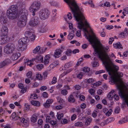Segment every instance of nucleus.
Masks as SVG:
<instances>
[{
    "label": "nucleus",
    "mask_w": 128,
    "mask_h": 128,
    "mask_svg": "<svg viewBox=\"0 0 128 128\" xmlns=\"http://www.w3.org/2000/svg\"><path fill=\"white\" fill-rule=\"evenodd\" d=\"M84 31L85 38L94 49V55L98 56L110 75L109 82L111 84H115L116 85L120 90L118 94L123 99V104H128V88L120 78L123 76V73L120 72H117L119 69L118 66L113 63L106 53L109 50V47L103 46L92 28H90L89 32L85 30Z\"/></svg>",
    "instance_id": "nucleus-1"
},
{
    "label": "nucleus",
    "mask_w": 128,
    "mask_h": 128,
    "mask_svg": "<svg viewBox=\"0 0 128 128\" xmlns=\"http://www.w3.org/2000/svg\"><path fill=\"white\" fill-rule=\"evenodd\" d=\"M69 5L71 10L73 14L74 18L78 22V27L80 29H82L85 35V30L88 32L86 28H89V30L90 28H92L89 24L85 19L82 10H80L77 5L75 0H64Z\"/></svg>",
    "instance_id": "nucleus-2"
},
{
    "label": "nucleus",
    "mask_w": 128,
    "mask_h": 128,
    "mask_svg": "<svg viewBox=\"0 0 128 128\" xmlns=\"http://www.w3.org/2000/svg\"><path fill=\"white\" fill-rule=\"evenodd\" d=\"M18 3L15 5H12L8 8L6 11V15L8 18L11 20L17 18L19 16V10L21 6H23L25 8L24 5L22 3Z\"/></svg>",
    "instance_id": "nucleus-3"
},
{
    "label": "nucleus",
    "mask_w": 128,
    "mask_h": 128,
    "mask_svg": "<svg viewBox=\"0 0 128 128\" xmlns=\"http://www.w3.org/2000/svg\"><path fill=\"white\" fill-rule=\"evenodd\" d=\"M19 13L21 15L18 22L17 26L19 28H22L26 24L27 11L24 7L23 6H21L20 9L19 10Z\"/></svg>",
    "instance_id": "nucleus-4"
},
{
    "label": "nucleus",
    "mask_w": 128,
    "mask_h": 128,
    "mask_svg": "<svg viewBox=\"0 0 128 128\" xmlns=\"http://www.w3.org/2000/svg\"><path fill=\"white\" fill-rule=\"evenodd\" d=\"M29 42V40L26 37L20 38L18 42V49H19V50L20 49L21 51L25 50L27 48L26 44Z\"/></svg>",
    "instance_id": "nucleus-5"
},
{
    "label": "nucleus",
    "mask_w": 128,
    "mask_h": 128,
    "mask_svg": "<svg viewBox=\"0 0 128 128\" xmlns=\"http://www.w3.org/2000/svg\"><path fill=\"white\" fill-rule=\"evenodd\" d=\"M106 98L110 101L114 99V100L117 101L119 100V98L116 90H112L108 93L106 96Z\"/></svg>",
    "instance_id": "nucleus-6"
},
{
    "label": "nucleus",
    "mask_w": 128,
    "mask_h": 128,
    "mask_svg": "<svg viewBox=\"0 0 128 128\" xmlns=\"http://www.w3.org/2000/svg\"><path fill=\"white\" fill-rule=\"evenodd\" d=\"M15 48V45L14 44L10 43L8 44L4 47V52L7 54H10L13 52Z\"/></svg>",
    "instance_id": "nucleus-7"
},
{
    "label": "nucleus",
    "mask_w": 128,
    "mask_h": 128,
    "mask_svg": "<svg viewBox=\"0 0 128 128\" xmlns=\"http://www.w3.org/2000/svg\"><path fill=\"white\" fill-rule=\"evenodd\" d=\"M37 59L40 60L41 62L44 63V65H46L49 63L50 59V56L49 54L46 55L44 57V60H43V57L41 56H40L38 57Z\"/></svg>",
    "instance_id": "nucleus-8"
},
{
    "label": "nucleus",
    "mask_w": 128,
    "mask_h": 128,
    "mask_svg": "<svg viewBox=\"0 0 128 128\" xmlns=\"http://www.w3.org/2000/svg\"><path fill=\"white\" fill-rule=\"evenodd\" d=\"M40 6V2L35 1L32 4V15H35V12L38 11Z\"/></svg>",
    "instance_id": "nucleus-9"
},
{
    "label": "nucleus",
    "mask_w": 128,
    "mask_h": 128,
    "mask_svg": "<svg viewBox=\"0 0 128 128\" xmlns=\"http://www.w3.org/2000/svg\"><path fill=\"white\" fill-rule=\"evenodd\" d=\"M19 119L17 122L18 124L25 127L27 126H28V123L25 119L20 117Z\"/></svg>",
    "instance_id": "nucleus-10"
},
{
    "label": "nucleus",
    "mask_w": 128,
    "mask_h": 128,
    "mask_svg": "<svg viewBox=\"0 0 128 128\" xmlns=\"http://www.w3.org/2000/svg\"><path fill=\"white\" fill-rule=\"evenodd\" d=\"M7 18L6 16L5 12H1L0 13V22L2 24L6 23L7 22Z\"/></svg>",
    "instance_id": "nucleus-11"
},
{
    "label": "nucleus",
    "mask_w": 128,
    "mask_h": 128,
    "mask_svg": "<svg viewBox=\"0 0 128 128\" xmlns=\"http://www.w3.org/2000/svg\"><path fill=\"white\" fill-rule=\"evenodd\" d=\"M48 11L46 9L42 10L40 12L39 16L42 19H45L47 18L48 15Z\"/></svg>",
    "instance_id": "nucleus-12"
},
{
    "label": "nucleus",
    "mask_w": 128,
    "mask_h": 128,
    "mask_svg": "<svg viewBox=\"0 0 128 128\" xmlns=\"http://www.w3.org/2000/svg\"><path fill=\"white\" fill-rule=\"evenodd\" d=\"M94 82V80L92 78L86 79L84 80L82 82V85L84 88H86L88 84H92Z\"/></svg>",
    "instance_id": "nucleus-13"
},
{
    "label": "nucleus",
    "mask_w": 128,
    "mask_h": 128,
    "mask_svg": "<svg viewBox=\"0 0 128 128\" xmlns=\"http://www.w3.org/2000/svg\"><path fill=\"white\" fill-rule=\"evenodd\" d=\"M25 36L26 38H27V39L29 40L30 42L32 41V29L31 30H28L25 32Z\"/></svg>",
    "instance_id": "nucleus-14"
},
{
    "label": "nucleus",
    "mask_w": 128,
    "mask_h": 128,
    "mask_svg": "<svg viewBox=\"0 0 128 128\" xmlns=\"http://www.w3.org/2000/svg\"><path fill=\"white\" fill-rule=\"evenodd\" d=\"M40 47L38 46L34 49L33 50V52L34 54H36L38 52L40 54H42L45 52V48H40Z\"/></svg>",
    "instance_id": "nucleus-15"
},
{
    "label": "nucleus",
    "mask_w": 128,
    "mask_h": 128,
    "mask_svg": "<svg viewBox=\"0 0 128 128\" xmlns=\"http://www.w3.org/2000/svg\"><path fill=\"white\" fill-rule=\"evenodd\" d=\"M11 62V60L9 59H6L0 62V68H2L7 65Z\"/></svg>",
    "instance_id": "nucleus-16"
},
{
    "label": "nucleus",
    "mask_w": 128,
    "mask_h": 128,
    "mask_svg": "<svg viewBox=\"0 0 128 128\" xmlns=\"http://www.w3.org/2000/svg\"><path fill=\"white\" fill-rule=\"evenodd\" d=\"M10 40L9 38L7 35H2L1 36V44H3L7 42Z\"/></svg>",
    "instance_id": "nucleus-17"
},
{
    "label": "nucleus",
    "mask_w": 128,
    "mask_h": 128,
    "mask_svg": "<svg viewBox=\"0 0 128 128\" xmlns=\"http://www.w3.org/2000/svg\"><path fill=\"white\" fill-rule=\"evenodd\" d=\"M62 51L60 48L57 49L55 51L54 56L55 58H59L61 56Z\"/></svg>",
    "instance_id": "nucleus-18"
},
{
    "label": "nucleus",
    "mask_w": 128,
    "mask_h": 128,
    "mask_svg": "<svg viewBox=\"0 0 128 128\" xmlns=\"http://www.w3.org/2000/svg\"><path fill=\"white\" fill-rule=\"evenodd\" d=\"M20 54L18 52L14 53L11 56L10 58L13 60H17L20 56Z\"/></svg>",
    "instance_id": "nucleus-19"
},
{
    "label": "nucleus",
    "mask_w": 128,
    "mask_h": 128,
    "mask_svg": "<svg viewBox=\"0 0 128 128\" xmlns=\"http://www.w3.org/2000/svg\"><path fill=\"white\" fill-rule=\"evenodd\" d=\"M54 100L52 99H47L46 102L44 103L43 105L45 107L48 108L50 106V104L53 102Z\"/></svg>",
    "instance_id": "nucleus-20"
},
{
    "label": "nucleus",
    "mask_w": 128,
    "mask_h": 128,
    "mask_svg": "<svg viewBox=\"0 0 128 128\" xmlns=\"http://www.w3.org/2000/svg\"><path fill=\"white\" fill-rule=\"evenodd\" d=\"M39 24V18L36 16L33 18L32 20V26H35L38 25Z\"/></svg>",
    "instance_id": "nucleus-21"
},
{
    "label": "nucleus",
    "mask_w": 128,
    "mask_h": 128,
    "mask_svg": "<svg viewBox=\"0 0 128 128\" xmlns=\"http://www.w3.org/2000/svg\"><path fill=\"white\" fill-rule=\"evenodd\" d=\"M20 117L15 112H13L10 118L13 121H16L18 120Z\"/></svg>",
    "instance_id": "nucleus-22"
},
{
    "label": "nucleus",
    "mask_w": 128,
    "mask_h": 128,
    "mask_svg": "<svg viewBox=\"0 0 128 128\" xmlns=\"http://www.w3.org/2000/svg\"><path fill=\"white\" fill-rule=\"evenodd\" d=\"M1 32L2 35H7L8 32V30L7 27L5 26H3L1 28Z\"/></svg>",
    "instance_id": "nucleus-23"
},
{
    "label": "nucleus",
    "mask_w": 128,
    "mask_h": 128,
    "mask_svg": "<svg viewBox=\"0 0 128 128\" xmlns=\"http://www.w3.org/2000/svg\"><path fill=\"white\" fill-rule=\"evenodd\" d=\"M59 63L58 61H55L52 63L49 66V67L51 70L53 69L54 68L58 66Z\"/></svg>",
    "instance_id": "nucleus-24"
},
{
    "label": "nucleus",
    "mask_w": 128,
    "mask_h": 128,
    "mask_svg": "<svg viewBox=\"0 0 128 128\" xmlns=\"http://www.w3.org/2000/svg\"><path fill=\"white\" fill-rule=\"evenodd\" d=\"M64 20L66 21H68V19L71 20L72 18V16L70 12H68L64 16Z\"/></svg>",
    "instance_id": "nucleus-25"
},
{
    "label": "nucleus",
    "mask_w": 128,
    "mask_h": 128,
    "mask_svg": "<svg viewBox=\"0 0 128 128\" xmlns=\"http://www.w3.org/2000/svg\"><path fill=\"white\" fill-rule=\"evenodd\" d=\"M74 36V35L72 32H69L67 36V39L69 40L73 39Z\"/></svg>",
    "instance_id": "nucleus-26"
},
{
    "label": "nucleus",
    "mask_w": 128,
    "mask_h": 128,
    "mask_svg": "<svg viewBox=\"0 0 128 128\" xmlns=\"http://www.w3.org/2000/svg\"><path fill=\"white\" fill-rule=\"evenodd\" d=\"M30 106L29 104L27 103H25L23 108L24 111L25 112H28L30 110Z\"/></svg>",
    "instance_id": "nucleus-27"
},
{
    "label": "nucleus",
    "mask_w": 128,
    "mask_h": 128,
    "mask_svg": "<svg viewBox=\"0 0 128 128\" xmlns=\"http://www.w3.org/2000/svg\"><path fill=\"white\" fill-rule=\"evenodd\" d=\"M113 46L114 48L118 49H122V47L119 42H118L113 44Z\"/></svg>",
    "instance_id": "nucleus-28"
},
{
    "label": "nucleus",
    "mask_w": 128,
    "mask_h": 128,
    "mask_svg": "<svg viewBox=\"0 0 128 128\" xmlns=\"http://www.w3.org/2000/svg\"><path fill=\"white\" fill-rule=\"evenodd\" d=\"M72 70V69H71L65 70L63 73H62L60 75V78L64 76L70 72Z\"/></svg>",
    "instance_id": "nucleus-29"
},
{
    "label": "nucleus",
    "mask_w": 128,
    "mask_h": 128,
    "mask_svg": "<svg viewBox=\"0 0 128 128\" xmlns=\"http://www.w3.org/2000/svg\"><path fill=\"white\" fill-rule=\"evenodd\" d=\"M68 26L70 29L72 30L73 32H74L76 30V29L73 27V24L71 22L68 23Z\"/></svg>",
    "instance_id": "nucleus-30"
},
{
    "label": "nucleus",
    "mask_w": 128,
    "mask_h": 128,
    "mask_svg": "<svg viewBox=\"0 0 128 128\" xmlns=\"http://www.w3.org/2000/svg\"><path fill=\"white\" fill-rule=\"evenodd\" d=\"M36 77L38 80H42L43 78L42 76L39 73H37L36 75Z\"/></svg>",
    "instance_id": "nucleus-31"
},
{
    "label": "nucleus",
    "mask_w": 128,
    "mask_h": 128,
    "mask_svg": "<svg viewBox=\"0 0 128 128\" xmlns=\"http://www.w3.org/2000/svg\"><path fill=\"white\" fill-rule=\"evenodd\" d=\"M25 64L27 65V66H31L32 65V62L31 60H29L26 59L24 62Z\"/></svg>",
    "instance_id": "nucleus-32"
},
{
    "label": "nucleus",
    "mask_w": 128,
    "mask_h": 128,
    "mask_svg": "<svg viewBox=\"0 0 128 128\" xmlns=\"http://www.w3.org/2000/svg\"><path fill=\"white\" fill-rule=\"evenodd\" d=\"M64 114L62 113H57L56 116L58 120H60L64 117Z\"/></svg>",
    "instance_id": "nucleus-33"
},
{
    "label": "nucleus",
    "mask_w": 128,
    "mask_h": 128,
    "mask_svg": "<svg viewBox=\"0 0 128 128\" xmlns=\"http://www.w3.org/2000/svg\"><path fill=\"white\" fill-rule=\"evenodd\" d=\"M128 36V32H122L119 35V36L122 38H124Z\"/></svg>",
    "instance_id": "nucleus-34"
},
{
    "label": "nucleus",
    "mask_w": 128,
    "mask_h": 128,
    "mask_svg": "<svg viewBox=\"0 0 128 128\" xmlns=\"http://www.w3.org/2000/svg\"><path fill=\"white\" fill-rule=\"evenodd\" d=\"M92 119L91 118H88L86 119L85 124L87 126L89 125L92 122Z\"/></svg>",
    "instance_id": "nucleus-35"
},
{
    "label": "nucleus",
    "mask_w": 128,
    "mask_h": 128,
    "mask_svg": "<svg viewBox=\"0 0 128 128\" xmlns=\"http://www.w3.org/2000/svg\"><path fill=\"white\" fill-rule=\"evenodd\" d=\"M91 65L93 68H96L99 66V64L96 61H94L91 63Z\"/></svg>",
    "instance_id": "nucleus-36"
},
{
    "label": "nucleus",
    "mask_w": 128,
    "mask_h": 128,
    "mask_svg": "<svg viewBox=\"0 0 128 128\" xmlns=\"http://www.w3.org/2000/svg\"><path fill=\"white\" fill-rule=\"evenodd\" d=\"M68 101L69 102H73L74 101V99L72 95H70L68 98Z\"/></svg>",
    "instance_id": "nucleus-37"
},
{
    "label": "nucleus",
    "mask_w": 128,
    "mask_h": 128,
    "mask_svg": "<svg viewBox=\"0 0 128 128\" xmlns=\"http://www.w3.org/2000/svg\"><path fill=\"white\" fill-rule=\"evenodd\" d=\"M38 116V114H36L32 115V122H34L37 121Z\"/></svg>",
    "instance_id": "nucleus-38"
},
{
    "label": "nucleus",
    "mask_w": 128,
    "mask_h": 128,
    "mask_svg": "<svg viewBox=\"0 0 128 128\" xmlns=\"http://www.w3.org/2000/svg\"><path fill=\"white\" fill-rule=\"evenodd\" d=\"M56 99L58 102L60 104H62L64 102V100L59 97H57Z\"/></svg>",
    "instance_id": "nucleus-39"
},
{
    "label": "nucleus",
    "mask_w": 128,
    "mask_h": 128,
    "mask_svg": "<svg viewBox=\"0 0 128 128\" xmlns=\"http://www.w3.org/2000/svg\"><path fill=\"white\" fill-rule=\"evenodd\" d=\"M82 70L84 72H88L90 71V68L87 66H85L83 68Z\"/></svg>",
    "instance_id": "nucleus-40"
},
{
    "label": "nucleus",
    "mask_w": 128,
    "mask_h": 128,
    "mask_svg": "<svg viewBox=\"0 0 128 128\" xmlns=\"http://www.w3.org/2000/svg\"><path fill=\"white\" fill-rule=\"evenodd\" d=\"M74 125L76 126L81 127L83 126V123L80 122H77L74 124Z\"/></svg>",
    "instance_id": "nucleus-41"
},
{
    "label": "nucleus",
    "mask_w": 128,
    "mask_h": 128,
    "mask_svg": "<svg viewBox=\"0 0 128 128\" xmlns=\"http://www.w3.org/2000/svg\"><path fill=\"white\" fill-rule=\"evenodd\" d=\"M88 92L91 95H94L95 94V91L94 89L90 88L88 90Z\"/></svg>",
    "instance_id": "nucleus-42"
},
{
    "label": "nucleus",
    "mask_w": 128,
    "mask_h": 128,
    "mask_svg": "<svg viewBox=\"0 0 128 128\" xmlns=\"http://www.w3.org/2000/svg\"><path fill=\"white\" fill-rule=\"evenodd\" d=\"M68 121L66 118H64L61 122V123L62 124H67Z\"/></svg>",
    "instance_id": "nucleus-43"
},
{
    "label": "nucleus",
    "mask_w": 128,
    "mask_h": 128,
    "mask_svg": "<svg viewBox=\"0 0 128 128\" xmlns=\"http://www.w3.org/2000/svg\"><path fill=\"white\" fill-rule=\"evenodd\" d=\"M44 65L42 64H40L37 65L36 66L37 68L39 70H41L43 68Z\"/></svg>",
    "instance_id": "nucleus-44"
},
{
    "label": "nucleus",
    "mask_w": 128,
    "mask_h": 128,
    "mask_svg": "<svg viewBox=\"0 0 128 128\" xmlns=\"http://www.w3.org/2000/svg\"><path fill=\"white\" fill-rule=\"evenodd\" d=\"M32 72L31 71H29L26 74V76L27 78H30L32 79Z\"/></svg>",
    "instance_id": "nucleus-45"
},
{
    "label": "nucleus",
    "mask_w": 128,
    "mask_h": 128,
    "mask_svg": "<svg viewBox=\"0 0 128 128\" xmlns=\"http://www.w3.org/2000/svg\"><path fill=\"white\" fill-rule=\"evenodd\" d=\"M128 120L127 118L126 117H125L123 118H122L120 121H119V122L120 123L122 124L126 122Z\"/></svg>",
    "instance_id": "nucleus-46"
},
{
    "label": "nucleus",
    "mask_w": 128,
    "mask_h": 128,
    "mask_svg": "<svg viewBox=\"0 0 128 128\" xmlns=\"http://www.w3.org/2000/svg\"><path fill=\"white\" fill-rule=\"evenodd\" d=\"M51 120V118L50 116H47L46 117V122L49 123Z\"/></svg>",
    "instance_id": "nucleus-47"
},
{
    "label": "nucleus",
    "mask_w": 128,
    "mask_h": 128,
    "mask_svg": "<svg viewBox=\"0 0 128 128\" xmlns=\"http://www.w3.org/2000/svg\"><path fill=\"white\" fill-rule=\"evenodd\" d=\"M86 3L89 4L90 6L92 7H94V5L92 0H90L88 1H87Z\"/></svg>",
    "instance_id": "nucleus-48"
},
{
    "label": "nucleus",
    "mask_w": 128,
    "mask_h": 128,
    "mask_svg": "<svg viewBox=\"0 0 128 128\" xmlns=\"http://www.w3.org/2000/svg\"><path fill=\"white\" fill-rule=\"evenodd\" d=\"M72 51L70 50H68L65 52V54L68 56H69L72 54Z\"/></svg>",
    "instance_id": "nucleus-49"
},
{
    "label": "nucleus",
    "mask_w": 128,
    "mask_h": 128,
    "mask_svg": "<svg viewBox=\"0 0 128 128\" xmlns=\"http://www.w3.org/2000/svg\"><path fill=\"white\" fill-rule=\"evenodd\" d=\"M42 96L43 98H48V93L46 92H44L42 93Z\"/></svg>",
    "instance_id": "nucleus-50"
},
{
    "label": "nucleus",
    "mask_w": 128,
    "mask_h": 128,
    "mask_svg": "<svg viewBox=\"0 0 128 128\" xmlns=\"http://www.w3.org/2000/svg\"><path fill=\"white\" fill-rule=\"evenodd\" d=\"M101 82L100 81H98L93 84V85L94 86L98 87L101 84Z\"/></svg>",
    "instance_id": "nucleus-51"
},
{
    "label": "nucleus",
    "mask_w": 128,
    "mask_h": 128,
    "mask_svg": "<svg viewBox=\"0 0 128 128\" xmlns=\"http://www.w3.org/2000/svg\"><path fill=\"white\" fill-rule=\"evenodd\" d=\"M40 103L38 101H34L32 102V105L36 106H38L40 105Z\"/></svg>",
    "instance_id": "nucleus-52"
},
{
    "label": "nucleus",
    "mask_w": 128,
    "mask_h": 128,
    "mask_svg": "<svg viewBox=\"0 0 128 128\" xmlns=\"http://www.w3.org/2000/svg\"><path fill=\"white\" fill-rule=\"evenodd\" d=\"M114 119L113 118H110L106 120V122L108 123V124L109 122H111L114 121Z\"/></svg>",
    "instance_id": "nucleus-53"
},
{
    "label": "nucleus",
    "mask_w": 128,
    "mask_h": 128,
    "mask_svg": "<svg viewBox=\"0 0 128 128\" xmlns=\"http://www.w3.org/2000/svg\"><path fill=\"white\" fill-rule=\"evenodd\" d=\"M61 93L63 95L65 96L67 94L68 92L66 90L63 89L61 90Z\"/></svg>",
    "instance_id": "nucleus-54"
},
{
    "label": "nucleus",
    "mask_w": 128,
    "mask_h": 128,
    "mask_svg": "<svg viewBox=\"0 0 128 128\" xmlns=\"http://www.w3.org/2000/svg\"><path fill=\"white\" fill-rule=\"evenodd\" d=\"M71 66V64L70 63H66L64 66V67L66 70H67Z\"/></svg>",
    "instance_id": "nucleus-55"
},
{
    "label": "nucleus",
    "mask_w": 128,
    "mask_h": 128,
    "mask_svg": "<svg viewBox=\"0 0 128 128\" xmlns=\"http://www.w3.org/2000/svg\"><path fill=\"white\" fill-rule=\"evenodd\" d=\"M112 111L111 109L109 110L106 113V116H110L112 114Z\"/></svg>",
    "instance_id": "nucleus-56"
},
{
    "label": "nucleus",
    "mask_w": 128,
    "mask_h": 128,
    "mask_svg": "<svg viewBox=\"0 0 128 128\" xmlns=\"http://www.w3.org/2000/svg\"><path fill=\"white\" fill-rule=\"evenodd\" d=\"M40 89L41 91H45L47 90V87L46 86H42L40 87Z\"/></svg>",
    "instance_id": "nucleus-57"
},
{
    "label": "nucleus",
    "mask_w": 128,
    "mask_h": 128,
    "mask_svg": "<svg viewBox=\"0 0 128 128\" xmlns=\"http://www.w3.org/2000/svg\"><path fill=\"white\" fill-rule=\"evenodd\" d=\"M98 111L97 110H94L92 114V116L94 118H95L97 116V114L98 113Z\"/></svg>",
    "instance_id": "nucleus-58"
},
{
    "label": "nucleus",
    "mask_w": 128,
    "mask_h": 128,
    "mask_svg": "<svg viewBox=\"0 0 128 128\" xmlns=\"http://www.w3.org/2000/svg\"><path fill=\"white\" fill-rule=\"evenodd\" d=\"M97 93L98 94L100 95L102 94L104 92L102 90L100 89H98L97 90Z\"/></svg>",
    "instance_id": "nucleus-59"
},
{
    "label": "nucleus",
    "mask_w": 128,
    "mask_h": 128,
    "mask_svg": "<svg viewBox=\"0 0 128 128\" xmlns=\"http://www.w3.org/2000/svg\"><path fill=\"white\" fill-rule=\"evenodd\" d=\"M86 107V105L84 103H82L80 106V108L82 109L85 108Z\"/></svg>",
    "instance_id": "nucleus-60"
},
{
    "label": "nucleus",
    "mask_w": 128,
    "mask_h": 128,
    "mask_svg": "<svg viewBox=\"0 0 128 128\" xmlns=\"http://www.w3.org/2000/svg\"><path fill=\"white\" fill-rule=\"evenodd\" d=\"M105 72V70H101L96 72H95L96 74H100L104 73Z\"/></svg>",
    "instance_id": "nucleus-61"
},
{
    "label": "nucleus",
    "mask_w": 128,
    "mask_h": 128,
    "mask_svg": "<svg viewBox=\"0 0 128 128\" xmlns=\"http://www.w3.org/2000/svg\"><path fill=\"white\" fill-rule=\"evenodd\" d=\"M57 82V79L56 77L54 76L53 77L52 83L53 84H55Z\"/></svg>",
    "instance_id": "nucleus-62"
},
{
    "label": "nucleus",
    "mask_w": 128,
    "mask_h": 128,
    "mask_svg": "<svg viewBox=\"0 0 128 128\" xmlns=\"http://www.w3.org/2000/svg\"><path fill=\"white\" fill-rule=\"evenodd\" d=\"M76 118V116L75 114L72 115L71 117V121L74 120Z\"/></svg>",
    "instance_id": "nucleus-63"
},
{
    "label": "nucleus",
    "mask_w": 128,
    "mask_h": 128,
    "mask_svg": "<svg viewBox=\"0 0 128 128\" xmlns=\"http://www.w3.org/2000/svg\"><path fill=\"white\" fill-rule=\"evenodd\" d=\"M51 125L54 126L56 124V121L54 120H51L49 123Z\"/></svg>",
    "instance_id": "nucleus-64"
}]
</instances>
